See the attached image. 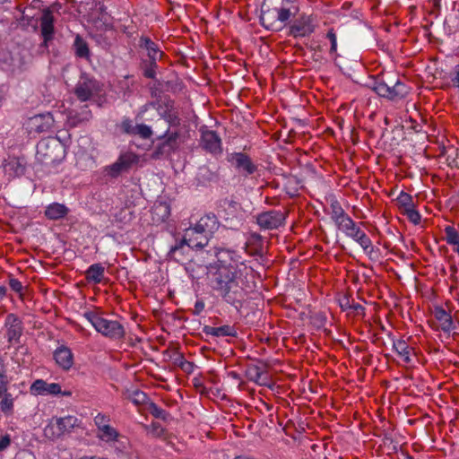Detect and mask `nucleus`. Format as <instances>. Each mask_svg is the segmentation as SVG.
I'll use <instances>...</instances> for the list:
<instances>
[{"label":"nucleus","mask_w":459,"mask_h":459,"mask_svg":"<svg viewBox=\"0 0 459 459\" xmlns=\"http://www.w3.org/2000/svg\"><path fill=\"white\" fill-rule=\"evenodd\" d=\"M216 257L218 265L211 286L226 303L238 308L246 295L238 281L240 256L235 251L221 248L216 252Z\"/></svg>","instance_id":"1"},{"label":"nucleus","mask_w":459,"mask_h":459,"mask_svg":"<svg viewBox=\"0 0 459 459\" xmlns=\"http://www.w3.org/2000/svg\"><path fill=\"white\" fill-rule=\"evenodd\" d=\"M298 8L289 0H264L262 4L261 24L269 30L278 31L295 17Z\"/></svg>","instance_id":"2"},{"label":"nucleus","mask_w":459,"mask_h":459,"mask_svg":"<svg viewBox=\"0 0 459 459\" xmlns=\"http://www.w3.org/2000/svg\"><path fill=\"white\" fill-rule=\"evenodd\" d=\"M210 238L203 230H200L197 225L188 228L186 230L183 238L170 247L168 256L169 259L179 262L182 257L177 255L178 251L185 249L186 246L191 249H202L208 245Z\"/></svg>","instance_id":"3"},{"label":"nucleus","mask_w":459,"mask_h":459,"mask_svg":"<svg viewBox=\"0 0 459 459\" xmlns=\"http://www.w3.org/2000/svg\"><path fill=\"white\" fill-rule=\"evenodd\" d=\"M83 316L98 333L105 337L120 340L126 335V330L118 321L108 320L97 311H87L83 314Z\"/></svg>","instance_id":"4"},{"label":"nucleus","mask_w":459,"mask_h":459,"mask_svg":"<svg viewBox=\"0 0 459 459\" xmlns=\"http://www.w3.org/2000/svg\"><path fill=\"white\" fill-rule=\"evenodd\" d=\"M372 89L380 97L392 100L404 98L409 93V87L404 82L393 78L376 80Z\"/></svg>","instance_id":"5"},{"label":"nucleus","mask_w":459,"mask_h":459,"mask_svg":"<svg viewBox=\"0 0 459 459\" xmlns=\"http://www.w3.org/2000/svg\"><path fill=\"white\" fill-rule=\"evenodd\" d=\"M80 420L74 415L65 417H54L44 429V436L51 440H56L65 434H69L72 429L78 427Z\"/></svg>","instance_id":"6"},{"label":"nucleus","mask_w":459,"mask_h":459,"mask_svg":"<svg viewBox=\"0 0 459 459\" xmlns=\"http://www.w3.org/2000/svg\"><path fill=\"white\" fill-rule=\"evenodd\" d=\"M335 226L338 230L344 233L345 236L356 241L366 253H371L373 251L371 239L362 230H360L350 215L342 220Z\"/></svg>","instance_id":"7"},{"label":"nucleus","mask_w":459,"mask_h":459,"mask_svg":"<svg viewBox=\"0 0 459 459\" xmlns=\"http://www.w3.org/2000/svg\"><path fill=\"white\" fill-rule=\"evenodd\" d=\"M103 93V84L89 76H82L74 88V94L81 101H87Z\"/></svg>","instance_id":"8"},{"label":"nucleus","mask_w":459,"mask_h":459,"mask_svg":"<svg viewBox=\"0 0 459 459\" xmlns=\"http://www.w3.org/2000/svg\"><path fill=\"white\" fill-rule=\"evenodd\" d=\"M316 23L312 15L301 13L289 26L288 35L293 38L308 37L315 32Z\"/></svg>","instance_id":"9"},{"label":"nucleus","mask_w":459,"mask_h":459,"mask_svg":"<svg viewBox=\"0 0 459 459\" xmlns=\"http://www.w3.org/2000/svg\"><path fill=\"white\" fill-rule=\"evenodd\" d=\"M31 58L22 52L9 55L6 56L4 63L5 64V71L10 76L18 78L24 73L29 71L30 67Z\"/></svg>","instance_id":"10"},{"label":"nucleus","mask_w":459,"mask_h":459,"mask_svg":"<svg viewBox=\"0 0 459 459\" xmlns=\"http://www.w3.org/2000/svg\"><path fill=\"white\" fill-rule=\"evenodd\" d=\"M198 131L200 133L199 143L203 150L212 155L222 152V141L215 131L208 129L207 126H200Z\"/></svg>","instance_id":"11"},{"label":"nucleus","mask_w":459,"mask_h":459,"mask_svg":"<svg viewBox=\"0 0 459 459\" xmlns=\"http://www.w3.org/2000/svg\"><path fill=\"white\" fill-rule=\"evenodd\" d=\"M227 160L246 178L257 171V166L245 152H232L228 155Z\"/></svg>","instance_id":"12"},{"label":"nucleus","mask_w":459,"mask_h":459,"mask_svg":"<svg viewBox=\"0 0 459 459\" xmlns=\"http://www.w3.org/2000/svg\"><path fill=\"white\" fill-rule=\"evenodd\" d=\"M285 212L278 210L263 212L256 216V223L262 230H276L284 224Z\"/></svg>","instance_id":"13"},{"label":"nucleus","mask_w":459,"mask_h":459,"mask_svg":"<svg viewBox=\"0 0 459 459\" xmlns=\"http://www.w3.org/2000/svg\"><path fill=\"white\" fill-rule=\"evenodd\" d=\"M40 22V33L43 38L41 47L48 48V43L54 39L55 36V17L53 11L50 8H45L42 10V14L39 18Z\"/></svg>","instance_id":"14"},{"label":"nucleus","mask_w":459,"mask_h":459,"mask_svg":"<svg viewBox=\"0 0 459 459\" xmlns=\"http://www.w3.org/2000/svg\"><path fill=\"white\" fill-rule=\"evenodd\" d=\"M54 125V118L50 113L36 115L30 117L26 124L29 134H41L50 132Z\"/></svg>","instance_id":"15"},{"label":"nucleus","mask_w":459,"mask_h":459,"mask_svg":"<svg viewBox=\"0 0 459 459\" xmlns=\"http://www.w3.org/2000/svg\"><path fill=\"white\" fill-rule=\"evenodd\" d=\"M223 220L230 229H238L242 224L241 204L234 200H224Z\"/></svg>","instance_id":"16"},{"label":"nucleus","mask_w":459,"mask_h":459,"mask_svg":"<svg viewBox=\"0 0 459 459\" xmlns=\"http://www.w3.org/2000/svg\"><path fill=\"white\" fill-rule=\"evenodd\" d=\"M61 144L54 139L42 140L37 145V154L46 162H55L58 159L57 152H62Z\"/></svg>","instance_id":"17"},{"label":"nucleus","mask_w":459,"mask_h":459,"mask_svg":"<svg viewBox=\"0 0 459 459\" xmlns=\"http://www.w3.org/2000/svg\"><path fill=\"white\" fill-rule=\"evenodd\" d=\"M165 140L159 143L153 152L154 158H160L163 156H169L172 152H174L178 148V140L179 138L178 132L169 133V128H168L165 132V134L162 136Z\"/></svg>","instance_id":"18"},{"label":"nucleus","mask_w":459,"mask_h":459,"mask_svg":"<svg viewBox=\"0 0 459 459\" xmlns=\"http://www.w3.org/2000/svg\"><path fill=\"white\" fill-rule=\"evenodd\" d=\"M136 161L137 157L133 153L121 154L115 163L107 168L108 174L112 178H117L123 171L128 170Z\"/></svg>","instance_id":"19"},{"label":"nucleus","mask_w":459,"mask_h":459,"mask_svg":"<svg viewBox=\"0 0 459 459\" xmlns=\"http://www.w3.org/2000/svg\"><path fill=\"white\" fill-rule=\"evenodd\" d=\"M97 437L106 443L118 444L119 449L126 448V438L110 425L102 426V429L98 430Z\"/></svg>","instance_id":"20"},{"label":"nucleus","mask_w":459,"mask_h":459,"mask_svg":"<svg viewBox=\"0 0 459 459\" xmlns=\"http://www.w3.org/2000/svg\"><path fill=\"white\" fill-rule=\"evenodd\" d=\"M5 325L7 326V338L9 342H19L22 333V323L19 317L14 314H9L5 319Z\"/></svg>","instance_id":"21"},{"label":"nucleus","mask_w":459,"mask_h":459,"mask_svg":"<svg viewBox=\"0 0 459 459\" xmlns=\"http://www.w3.org/2000/svg\"><path fill=\"white\" fill-rule=\"evenodd\" d=\"M56 363L64 370H69L74 365V354L70 348L61 345L53 354Z\"/></svg>","instance_id":"22"},{"label":"nucleus","mask_w":459,"mask_h":459,"mask_svg":"<svg viewBox=\"0 0 459 459\" xmlns=\"http://www.w3.org/2000/svg\"><path fill=\"white\" fill-rule=\"evenodd\" d=\"M245 250L247 254L253 256L264 255V239L258 233H251L245 243Z\"/></svg>","instance_id":"23"},{"label":"nucleus","mask_w":459,"mask_h":459,"mask_svg":"<svg viewBox=\"0 0 459 459\" xmlns=\"http://www.w3.org/2000/svg\"><path fill=\"white\" fill-rule=\"evenodd\" d=\"M30 391L40 395L59 394H61V386L56 383L48 384L43 379H37L32 383Z\"/></svg>","instance_id":"24"},{"label":"nucleus","mask_w":459,"mask_h":459,"mask_svg":"<svg viewBox=\"0 0 459 459\" xmlns=\"http://www.w3.org/2000/svg\"><path fill=\"white\" fill-rule=\"evenodd\" d=\"M200 230L206 233L209 237L219 229L220 222L214 213H207L203 216L195 224Z\"/></svg>","instance_id":"25"},{"label":"nucleus","mask_w":459,"mask_h":459,"mask_svg":"<svg viewBox=\"0 0 459 459\" xmlns=\"http://www.w3.org/2000/svg\"><path fill=\"white\" fill-rule=\"evenodd\" d=\"M4 169L7 175L14 178L22 176L25 173L26 167L22 159L13 157L4 161Z\"/></svg>","instance_id":"26"},{"label":"nucleus","mask_w":459,"mask_h":459,"mask_svg":"<svg viewBox=\"0 0 459 459\" xmlns=\"http://www.w3.org/2000/svg\"><path fill=\"white\" fill-rule=\"evenodd\" d=\"M139 47L147 51V58L161 59L165 55L161 51L157 43H155L149 37L142 36L139 39Z\"/></svg>","instance_id":"27"},{"label":"nucleus","mask_w":459,"mask_h":459,"mask_svg":"<svg viewBox=\"0 0 459 459\" xmlns=\"http://www.w3.org/2000/svg\"><path fill=\"white\" fill-rule=\"evenodd\" d=\"M203 333L207 336L211 335L213 337H226V336L236 337L237 336V332L234 329V327L228 325H221L219 327L204 325L203 327Z\"/></svg>","instance_id":"28"},{"label":"nucleus","mask_w":459,"mask_h":459,"mask_svg":"<svg viewBox=\"0 0 459 459\" xmlns=\"http://www.w3.org/2000/svg\"><path fill=\"white\" fill-rule=\"evenodd\" d=\"M327 213L330 215L331 220L335 225L349 216V214L342 208L341 203L334 196L330 198V207L329 211H327Z\"/></svg>","instance_id":"29"},{"label":"nucleus","mask_w":459,"mask_h":459,"mask_svg":"<svg viewBox=\"0 0 459 459\" xmlns=\"http://www.w3.org/2000/svg\"><path fill=\"white\" fill-rule=\"evenodd\" d=\"M105 268L101 264H91L85 272V279L88 282L100 283L104 278Z\"/></svg>","instance_id":"30"},{"label":"nucleus","mask_w":459,"mask_h":459,"mask_svg":"<svg viewBox=\"0 0 459 459\" xmlns=\"http://www.w3.org/2000/svg\"><path fill=\"white\" fill-rule=\"evenodd\" d=\"M68 212L69 210L65 205L53 203L46 208L45 216L49 220H59L65 217Z\"/></svg>","instance_id":"31"},{"label":"nucleus","mask_w":459,"mask_h":459,"mask_svg":"<svg viewBox=\"0 0 459 459\" xmlns=\"http://www.w3.org/2000/svg\"><path fill=\"white\" fill-rule=\"evenodd\" d=\"M76 57L88 60L91 51L87 41L80 35H76L73 45Z\"/></svg>","instance_id":"32"},{"label":"nucleus","mask_w":459,"mask_h":459,"mask_svg":"<svg viewBox=\"0 0 459 459\" xmlns=\"http://www.w3.org/2000/svg\"><path fill=\"white\" fill-rule=\"evenodd\" d=\"M435 318L438 321L442 331L449 333L454 328L452 316L444 308L435 310Z\"/></svg>","instance_id":"33"},{"label":"nucleus","mask_w":459,"mask_h":459,"mask_svg":"<svg viewBox=\"0 0 459 459\" xmlns=\"http://www.w3.org/2000/svg\"><path fill=\"white\" fill-rule=\"evenodd\" d=\"M159 59H155L153 57L143 59L140 63V68L143 72V75L148 79H155L156 78V70L158 68L157 61Z\"/></svg>","instance_id":"34"},{"label":"nucleus","mask_w":459,"mask_h":459,"mask_svg":"<svg viewBox=\"0 0 459 459\" xmlns=\"http://www.w3.org/2000/svg\"><path fill=\"white\" fill-rule=\"evenodd\" d=\"M91 117V112L85 106L82 113L71 111L68 115V122L72 126H77L82 123L87 122Z\"/></svg>","instance_id":"35"},{"label":"nucleus","mask_w":459,"mask_h":459,"mask_svg":"<svg viewBox=\"0 0 459 459\" xmlns=\"http://www.w3.org/2000/svg\"><path fill=\"white\" fill-rule=\"evenodd\" d=\"M446 241L447 244L454 246V250L459 255V232L451 225L445 227Z\"/></svg>","instance_id":"36"},{"label":"nucleus","mask_w":459,"mask_h":459,"mask_svg":"<svg viewBox=\"0 0 459 459\" xmlns=\"http://www.w3.org/2000/svg\"><path fill=\"white\" fill-rule=\"evenodd\" d=\"M394 350L403 359L405 363L411 362L410 347L403 340L394 342Z\"/></svg>","instance_id":"37"},{"label":"nucleus","mask_w":459,"mask_h":459,"mask_svg":"<svg viewBox=\"0 0 459 459\" xmlns=\"http://www.w3.org/2000/svg\"><path fill=\"white\" fill-rule=\"evenodd\" d=\"M396 201H397L399 209L401 210V212H403V211H406L408 209H411L412 207H415V204L413 202L412 196L404 191H402L400 193Z\"/></svg>","instance_id":"38"},{"label":"nucleus","mask_w":459,"mask_h":459,"mask_svg":"<svg viewBox=\"0 0 459 459\" xmlns=\"http://www.w3.org/2000/svg\"><path fill=\"white\" fill-rule=\"evenodd\" d=\"M174 109V101L169 96H164L162 102L156 107V110L163 119H165L166 115L173 112Z\"/></svg>","instance_id":"39"},{"label":"nucleus","mask_w":459,"mask_h":459,"mask_svg":"<svg viewBox=\"0 0 459 459\" xmlns=\"http://www.w3.org/2000/svg\"><path fill=\"white\" fill-rule=\"evenodd\" d=\"M0 410L4 415H12L13 412V397L9 392L0 398Z\"/></svg>","instance_id":"40"},{"label":"nucleus","mask_w":459,"mask_h":459,"mask_svg":"<svg viewBox=\"0 0 459 459\" xmlns=\"http://www.w3.org/2000/svg\"><path fill=\"white\" fill-rule=\"evenodd\" d=\"M150 413L157 418V419H160V420H168L169 418H170V414L163 410L162 408L159 407L157 404L155 403H152L151 406H150Z\"/></svg>","instance_id":"41"},{"label":"nucleus","mask_w":459,"mask_h":459,"mask_svg":"<svg viewBox=\"0 0 459 459\" xmlns=\"http://www.w3.org/2000/svg\"><path fill=\"white\" fill-rule=\"evenodd\" d=\"M152 97L155 98V100L149 101L146 104H144L141 108V113L148 111L149 108H156V107L159 106V104H160L162 102V100H163V97H161L160 94L157 93L155 91H153L152 92Z\"/></svg>","instance_id":"42"},{"label":"nucleus","mask_w":459,"mask_h":459,"mask_svg":"<svg viewBox=\"0 0 459 459\" xmlns=\"http://www.w3.org/2000/svg\"><path fill=\"white\" fill-rule=\"evenodd\" d=\"M403 215H405L408 220L412 222L414 225L420 224L421 221V215L420 212L415 209V207H412L411 209H408L406 211H403L402 212Z\"/></svg>","instance_id":"43"},{"label":"nucleus","mask_w":459,"mask_h":459,"mask_svg":"<svg viewBox=\"0 0 459 459\" xmlns=\"http://www.w3.org/2000/svg\"><path fill=\"white\" fill-rule=\"evenodd\" d=\"M134 129V134H138L143 139H149L152 135L151 127L144 124L135 126Z\"/></svg>","instance_id":"44"},{"label":"nucleus","mask_w":459,"mask_h":459,"mask_svg":"<svg viewBox=\"0 0 459 459\" xmlns=\"http://www.w3.org/2000/svg\"><path fill=\"white\" fill-rule=\"evenodd\" d=\"M145 429L153 437H160L164 434V429L158 422H152L150 426H144Z\"/></svg>","instance_id":"45"},{"label":"nucleus","mask_w":459,"mask_h":459,"mask_svg":"<svg viewBox=\"0 0 459 459\" xmlns=\"http://www.w3.org/2000/svg\"><path fill=\"white\" fill-rule=\"evenodd\" d=\"M9 286L13 291H15L16 293L19 294V296L22 299H23V293H22L23 286H22V283L19 280L14 279V278H10L9 279Z\"/></svg>","instance_id":"46"},{"label":"nucleus","mask_w":459,"mask_h":459,"mask_svg":"<svg viewBox=\"0 0 459 459\" xmlns=\"http://www.w3.org/2000/svg\"><path fill=\"white\" fill-rule=\"evenodd\" d=\"M153 212L157 214L160 213L161 220L164 221L169 215V209L166 204H159L154 206Z\"/></svg>","instance_id":"47"},{"label":"nucleus","mask_w":459,"mask_h":459,"mask_svg":"<svg viewBox=\"0 0 459 459\" xmlns=\"http://www.w3.org/2000/svg\"><path fill=\"white\" fill-rule=\"evenodd\" d=\"M169 126H178L180 125V118L178 112L174 109L173 112L165 116L164 119Z\"/></svg>","instance_id":"48"},{"label":"nucleus","mask_w":459,"mask_h":459,"mask_svg":"<svg viewBox=\"0 0 459 459\" xmlns=\"http://www.w3.org/2000/svg\"><path fill=\"white\" fill-rule=\"evenodd\" d=\"M109 420H110V419L108 416H106L101 413H99L94 418V423H95L98 430L102 429V426L109 425Z\"/></svg>","instance_id":"49"},{"label":"nucleus","mask_w":459,"mask_h":459,"mask_svg":"<svg viewBox=\"0 0 459 459\" xmlns=\"http://www.w3.org/2000/svg\"><path fill=\"white\" fill-rule=\"evenodd\" d=\"M326 38L330 40V53L334 54L337 51V38L333 29H330L326 34Z\"/></svg>","instance_id":"50"},{"label":"nucleus","mask_w":459,"mask_h":459,"mask_svg":"<svg viewBox=\"0 0 459 459\" xmlns=\"http://www.w3.org/2000/svg\"><path fill=\"white\" fill-rule=\"evenodd\" d=\"M135 126L133 125V122L129 118H126L121 123V129L124 133L128 134H134Z\"/></svg>","instance_id":"51"},{"label":"nucleus","mask_w":459,"mask_h":459,"mask_svg":"<svg viewBox=\"0 0 459 459\" xmlns=\"http://www.w3.org/2000/svg\"><path fill=\"white\" fill-rule=\"evenodd\" d=\"M262 374L263 372L259 367L254 366L248 368V376L250 379L255 380V382L260 379Z\"/></svg>","instance_id":"52"},{"label":"nucleus","mask_w":459,"mask_h":459,"mask_svg":"<svg viewBox=\"0 0 459 459\" xmlns=\"http://www.w3.org/2000/svg\"><path fill=\"white\" fill-rule=\"evenodd\" d=\"M350 310L354 315L362 316H365V307L359 303H355L353 300H352L351 307Z\"/></svg>","instance_id":"53"},{"label":"nucleus","mask_w":459,"mask_h":459,"mask_svg":"<svg viewBox=\"0 0 459 459\" xmlns=\"http://www.w3.org/2000/svg\"><path fill=\"white\" fill-rule=\"evenodd\" d=\"M339 303L342 310L348 311L351 309L352 300L350 299L349 296L344 295L342 299H340Z\"/></svg>","instance_id":"54"},{"label":"nucleus","mask_w":459,"mask_h":459,"mask_svg":"<svg viewBox=\"0 0 459 459\" xmlns=\"http://www.w3.org/2000/svg\"><path fill=\"white\" fill-rule=\"evenodd\" d=\"M178 360V365L185 371H190L193 365L192 363L186 360V359L183 357V355H179V358L177 359Z\"/></svg>","instance_id":"55"},{"label":"nucleus","mask_w":459,"mask_h":459,"mask_svg":"<svg viewBox=\"0 0 459 459\" xmlns=\"http://www.w3.org/2000/svg\"><path fill=\"white\" fill-rule=\"evenodd\" d=\"M451 81L453 84L459 88V65H456L454 67L453 72L451 73Z\"/></svg>","instance_id":"56"},{"label":"nucleus","mask_w":459,"mask_h":459,"mask_svg":"<svg viewBox=\"0 0 459 459\" xmlns=\"http://www.w3.org/2000/svg\"><path fill=\"white\" fill-rule=\"evenodd\" d=\"M10 443H11V439H10L9 436L2 437L0 438V452L6 449L10 446Z\"/></svg>","instance_id":"57"},{"label":"nucleus","mask_w":459,"mask_h":459,"mask_svg":"<svg viewBox=\"0 0 459 459\" xmlns=\"http://www.w3.org/2000/svg\"><path fill=\"white\" fill-rule=\"evenodd\" d=\"M204 309V302L203 300H197L195 304L194 314L199 315Z\"/></svg>","instance_id":"58"},{"label":"nucleus","mask_w":459,"mask_h":459,"mask_svg":"<svg viewBox=\"0 0 459 459\" xmlns=\"http://www.w3.org/2000/svg\"><path fill=\"white\" fill-rule=\"evenodd\" d=\"M7 384H8L7 380L0 379V398L2 396H4V394L8 393Z\"/></svg>","instance_id":"59"},{"label":"nucleus","mask_w":459,"mask_h":459,"mask_svg":"<svg viewBox=\"0 0 459 459\" xmlns=\"http://www.w3.org/2000/svg\"><path fill=\"white\" fill-rule=\"evenodd\" d=\"M134 395H135L134 403H142L146 399V395L143 392H136L134 394Z\"/></svg>","instance_id":"60"},{"label":"nucleus","mask_w":459,"mask_h":459,"mask_svg":"<svg viewBox=\"0 0 459 459\" xmlns=\"http://www.w3.org/2000/svg\"><path fill=\"white\" fill-rule=\"evenodd\" d=\"M455 156L449 161V164L456 168H459V152L457 150H455Z\"/></svg>","instance_id":"61"},{"label":"nucleus","mask_w":459,"mask_h":459,"mask_svg":"<svg viewBox=\"0 0 459 459\" xmlns=\"http://www.w3.org/2000/svg\"><path fill=\"white\" fill-rule=\"evenodd\" d=\"M190 248L187 247V246L185 247V249H181L177 253L178 255L182 257V260L178 263H183L185 261V255L189 251Z\"/></svg>","instance_id":"62"},{"label":"nucleus","mask_w":459,"mask_h":459,"mask_svg":"<svg viewBox=\"0 0 459 459\" xmlns=\"http://www.w3.org/2000/svg\"><path fill=\"white\" fill-rule=\"evenodd\" d=\"M7 288L5 286H0V301L6 296Z\"/></svg>","instance_id":"63"},{"label":"nucleus","mask_w":459,"mask_h":459,"mask_svg":"<svg viewBox=\"0 0 459 459\" xmlns=\"http://www.w3.org/2000/svg\"><path fill=\"white\" fill-rule=\"evenodd\" d=\"M234 459H254V458L249 457V456L239 455V456H236Z\"/></svg>","instance_id":"64"}]
</instances>
